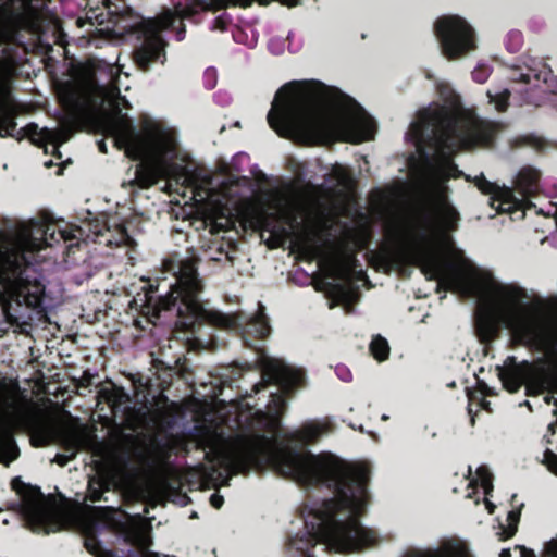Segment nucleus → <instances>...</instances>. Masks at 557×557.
<instances>
[{
  "instance_id": "1",
  "label": "nucleus",
  "mask_w": 557,
  "mask_h": 557,
  "mask_svg": "<svg viewBox=\"0 0 557 557\" xmlns=\"http://www.w3.org/2000/svg\"><path fill=\"white\" fill-rule=\"evenodd\" d=\"M262 381L253 385L259 394L267 387V410L249 408L237 414L235 428H202L198 445L212 463L210 480L230 485L232 475L247 474L272 466L282 476L304 488H325L331 497L304 509L305 532L289 537L288 549L304 557H315V548L339 554L357 553L372 547L377 535L366 528L360 518L369 504L370 470L362 463L348 462L334 454H312L297 448H283L278 436L282 414L287 409L286 396L305 382L302 369L283 359L261 355Z\"/></svg>"
},
{
  "instance_id": "2",
  "label": "nucleus",
  "mask_w": 557,
  "mask_h": 557,
  "mask_svg": "<svg viewBox=\"0 0 557 557\" xmlns=\"http://www.w3.org/2000/svg\"><path fill=\"white\" fill-rule=\"evenodd\" d=\"M412 258L428 280L437 281L445 289L486 302L491 315L480 314L474 324L475 335L482 344L492 343L502 326L509 332L512 343L542 356L541 364L518 361L509 356L502 366H497V375L506 391L518 392L523 381L528 382L529 394L547 387L557 389V315L530 305L523 287L498 282L490 272L479 270L462 256L453 262L431 252L418 251Z\"/></svg>"
},
{
  "instance_id": "3",
  "label": "nucleus",
  "mask_w": 557,
  "mask_h": 557,
  "mask_svg": "<svg viewBox=\"0 0 557 557\" xmlns=\"http://www.w3.org/2000/svg\"><path fill=\"white\" fill-rule=\"evenodd\" d=\"M109 81L97 85L98 94L113 108L117 116L108 124V129L119 149L138 161L127 172L122 187L149 188L161 178L172 180L191 189L197 201H209L215 195L212 173L196 164L182 153L177 131L168 123L145 117L136 126L121 115V103L131 107L121 95L122 70L116 64L108 65Z\"/></svg>"
},
{
  "instance_id": "4",
  "label": "nucleus",
  "mask_w": 557,
  "mask_h": 557,
  "mask_svg": "<svg viewBox=\"0 0 557 557\" xmlns=\"http://www.w3.org/2000/svg\"><path fill=\"white\" fill-rule=\"evenodd\" d=\"M497 132V124L483 120L463 108H424L411 122L406 138L419 156L416 165L418 180L435 215L446 231H455L460 214L450 201V178L465 176L453 161L461 149L491 147Z\"/></svg>"
},
{
  "instance_id": "5",
  "label": "nucleus",
  "mask_w": 557,
  "mask_h": 557,
  "mask_svg": "<svg viewBox=\"0 0 557 557\" xmlns=\"http://www.w3.org/2000/svg\"><path fill=\"white\" fill-rule=\"evenodd\" d=\"M281 137L305 145L343 136L358 144L373 139L376 122L350 96L319 81H292L275 94L267 115Z\"/></svg>"
},
{
  "instance_id": "6",
  "label": "nucleus",
  "mask_w": 557,
  "mask_h": 557,
  "mask_svg": "<svg viewBox=\"0 0 557 557\" xmlns=\"http://www.w3.org/2000/svg\"><path fill=\"white\" fill-rule=\"evenodd\" d=\"M91 239L106 246H121L128 239L126 227L102 213L87 210L81 224L58 230L37 221L21 223L11 234H0V307L11 324L18 323V309L42 305L45 286L26 275L35 253L60 240Z\"/></svg>"
},
{
  "instance_id": "7",
  "label": "nucleus",
  "mask_w": 557,
  "mask_h": 557,
  "mask_svg": "<svg viewBox=\"0 0 557 557\" xmlns=\"http://www.w3.org/2000/svg\"><path fill=\"white\" fill-rule=\"evenodd\" d=\"M193 259L194 257L183 258L180 253H174L163 260V273L171 274L174 278L165 295H157L159 285L144 282L140 292L129 301L134 325L145 330L146 325L156 324L162 310L175 309L178 323L185 329L193 327L199 320L210 319L221 327L240 333L250 347L253 346L249 341L250 336L260 339L268 337L271 326L265 307L261 304L255 314L210 313L205 308L200 297L202 283Z\"/></svg>"
},
{
  "instance_id": "8",
  "label": "nucleus",
  "mask_w": 557,
  "mask_h": 557,
  "mask_svg": "<svg viewBox=\"0 0 557 557\" xmlns=\"http://www.w3.org/2000/svg\"><path fill=\"white\" fill-rule=\"evenodd\" d=\"M48 0H0V136H14L16 129L12 109L5 107L11 97V79L15 66L12 46L7 42L9 33L30 28L45 17ZM91 12L103 8L114 25L131 17L134 0H86Z\"/></svg>"
},
{
  "instance_id": "9",
  "label": "nucleus",
  "mask_w": 557,
  "mask_h": 557,
  "mask_svg": "<svg viewBox=\"0 0 557 557\" xmlns=\"http://www.w3.org/2000/svg\"><path fill=\"white\" fill-rule=\"evenodd\" d=\"M253 2L260 5L278 2L289 8L301 4V0H190L185 5H176L173 12L168 10L157 18H140L134 24L123 25L122 29L137 33V44L133 50L134 62L140 71L151 72L166 62L168 44L162 38L161 30L175 28V24L178 23L177 37L182 40L185 33L182 20L191 17L200 11L216 12L230 7L248 8Z\"/></svg>"
},
{
  "instance_id": "10",
  "label": "nucleus",
  "mask_w": 557,
  "mask_h": 557,
  "mask_svg": "<svg viewBox=\"0 0 557 557\" xmlns=\"http://www.w3.org/2000/svg\"><path fill=\"white\" fill-rule=\"evenodd\" d=\"M540 172L531 166L522 168L516 177V189L500 188L496 184L487 181L483 174L474 177L476 187L486 195H490V205L498 212H508L515 214L521 212V218L524 211L533 206L530 197L539 191Z\"/></svg>"
},
{
  "instance_id": "11",
  "label": "nucleus",
  "mask_w": 557,
  "mask_h": 557,
  "mask_svg": "<svg viewBox=\"0 0 557 557\" xmlns=\"http://www.w3.org/2000/svg\"><path fill=\"white\" fill-rule=\"evenodd\" d=\"M433 34L442 55L449 61L466 59L478 49L475 28L460 15L438 16L433 23Z\"/></svg>"
},
{
  "instance_id": "12",
  "label": "nucleus",
  "mask_w": 557,
  "mask_h": 557,
  "mask_svg": "<svg viewBox=\"0 0 557 557\" xmlns=\"http://www.w3.org/2000/svg\"><path fill=\"white\" fill-rule=\"evenodd\" d=\"M20 511L27 528L35 532L49 534L61 530L62 521L57 517V509L38 487H28L22 496Z\"/></svg>"
},
{
  "instance_id": "13",
  "label": "nucleus",
  "mask_w": 557,
  "mask_h": 557,
  "mask_svg": "<svg viewBox=\"0 0 557 557\" xmlns=\"http://www.w3.org/2000/svg\"><path fill=\"white\" fill-rule=\"evenodd\" d=\"M522 385L525 386V395L527 396H537V395H541V394H544L545 392H547L548 394L544 397V403L546 405H550L552 403L555 405L556 408L553 410V414L556 417V421L548 425L547 432L544 436L546 443L548 445H553V443H554L553 437L557 435V431H556V428H557V399L553 396V394H557V389H555L553 387H547L540 393L529 394L528 393V382L523 381L521 383V386ZM542 462L547 467V469L552 473L557 475V446L554 448L549 447V446L546 447Z\"/></svg>"
},
{
  "instance_id": "14",
  "label": "nucleus",
  "mask_w": 557,
  "mask_h": 557,
  "mask_svg": "<svg viewBox=\"0 0 557 557\" xmlns=\"http://www.w3.org/2000/svg\"><path fill=\"white\" fill-rule=\"evenodd\" d=\"M331 429L332 422L329 419L310 420L305 422L299 429L289 432L285 437L289 443L308 446L326 436Z\"/></svg>"
},
{
  "instance_id": "15",
  "label": "nucleus",
  "mask_w": 557,
  "mask_h": 557,
  "mask_svg": "<svg viewBox=\"0 0 557 557\" xmlns=\"http://www.w3.org/2000/svg\"><path fill=\"white\" fill-rule=\"evenodd\" d=\"M25 132H26V135L35 144H38L39 141L50 144L52 146L53 153H57L58 158H61L59 147L62 144L66 143L73 134L72 126H67L62 129H49V128H39V126L35 123L28 124L25 127Z\"/></svg>"
},
{
  "instance_id": "16",
  "label": "nucleus",
  "mask_w": 557,
  "mask_h": 557,
  "mask_svg": "<svg viewBox=\"0 0 557 557\" xmlns=\"http://www.w3.org/2000/svg\"><path fill=\"white\" fill-rule=\"evenodd\" d=\"M405 557H471V553L465 542L450 539L436 548L408 550Z\"/></svg>"
},
{
  "instance_id": "17",
  "label": "nucleus",
  "mask_w": 557,
  "mask_h": 557,
  "mask_svg": "<svg viewBox=\"0 0 557 557\" xmlns=\"http://www.w3.org/2000/svg\"><path fill=\"white\" fill-rule=\"evenodd\" d=\"M14 425L8 419H0V463L9 466L20 456V449L14 438Z\"/></svg>"
},
{
  "instance_id": "18",
  "label": "nucleus",
  "mask_w": 557,
  "mask_h": 557,
  "mask_svg": "<svg viewBox=\"0 0 557 557\" xmlns=\"http://www.w3.org/2000/svg\"><path fill=\"white\" fill-rule=\"evenodd\" d=\"M532 77L536 81H543L546 84H548L550 79L552 84L549 85V90L552 94L557 95V81H555L550 69L547 67L546 64H541V69H537L535 65H529L527 73L518 72V70L515 69L511 75L512 81L523 84L531 83Z\"/></svg>"
},
{
  "instance_id": "19",
  "label": "nucleus",
  "mask_w": 557,
  "mask_h": 557,
  "mask_svg": "<svg viewBox=\"0 0 557 557\" xmlns=\"http://www.w3.org/2000/svg\"><path fill=\"white\" fill-rule=\"evenodd\" d=\"M329 297L332 300L330 305L333 308L336 305H342L346 310H351L352 304L356 301L357 295L349 281L346 283H330L329 284Z\"/></svg>"
},
{
  "instance_id": "20",
  "label": "nucleus",
  "mask_w": 557,
  "mask_h": 557,
  "mask_svg": "<svg viewBox=\"0 0 557 557\" xmlns=\"http://www.w3.org/2000/svg\"><path fill=\"white\" fill-rule=\"evenodd\" d=\"M101 397L108 403L113 411L126 412L129 409L131 396L122 387L114 386L112 389H103Z\"/></svg>"
},
{
  "instance_id": "21",
  "label": "nucleus",
  "mask_w": 557,
  "mask_h": 557,
  "mask_svg": "<svg viewBox=\"0 0 557 557\" xmlns=\"http://www.w3.org/2000/svg\"><path fill=\"white\" fill-rule=\"evenodd\" d=\"M430 226V221L424 218L420 221L408 222L405 232L407 240L412 248H418L426 239Z\"/></svg>"
},
{
  "instance_id": "22",
  "label": "nucleus",
  "mask_w": 557,
  "mask_h": 557,
  "mask_svg": "<svg viewBox=\"0 0 557 557\" xmlns=\"http://www.w3.org/2000/svg\"><path fill=\"white\" fill-rule=\"evenodd\" d=\"M475 479L471 480L470 481V485H476V484H480L482 486V488L484 490V494H485V506H486V509L488 510V513H493L496 506L488 500V496L492 495V492H493V475L492 473L490 472L488 468H486L485 466H481L476 469V472H475Z\"/></svg>"
},
{
  "instance_id": "23",
  "label": "nucleus",
  "mask_w": 557,
  "mask_h": 557,
  "mask_svg": "<svg viewBox=\"0 0 557 557\" xmlns=\"http://www.w3.org/2000/svg\"><path fill=\"white\" fill-rule=\"evenodd\" d=\"M326 176L329 177L327 180L334 181L333 188H342L348 191L354 187L351 174L343 164H333Z\"/></svg>"
},
{
  "instance_id": "24",
  "label": "nucleus",
  "mask_w": 557,
  "mask_h": 557,
  "mask_svg": "<svg viewBox=\"0 0 557 557\" xmlns=\"http://www.w3.org/2000/svg\"><path fill=\"white\" fill-rule=\"evenodd\" d=\"M370 351L377 361H384L388 358L391 348L383 336L376 335L370 343Z\"/></svg>"
},
{
  "instance_id": "25",
  "label": "nucleus",
  "mask_w": 557,
  "mask_h": 557,
  "mask_svg": "<svg viewBox=\"0 0 557 557\" xmlns=\"http://www.w3.org/2000/svg\"><path fill=\"white\" fill-rule=\"evenodd\" d=\"M521 507H523V504L520 505L518 509H512L507 515V527H502V540L509 539L515 535V533L518 530V523L520 521L521 516Z\"/></svg>"
},
{
  "instance_id": "26",
  "label": "nucleus",
  "mask_w": 557,
  "mask_h": 557,
  "mask_svg": "<svg viewBox=\"0 0 557 557\" xmlns=\"http://www.w3.org/2000/svg\"><path fill=\"white\" fill-rule=\"evenodd\" d=\"M66 451L67 454H57L53 461L57 462L59 466L64 467L67 465V462L76 456V453L81 446V440L77 437H71L66 440Z\"/></svg>"
},
{
  "instance_id": "27",
  "label": "nucleus",
  "mask_w": 557,
  "mask_h": 557,
  "mask_svg": "<svg viewBox=\"0 0 557 557\" xmlns=\"http://www.w3.org/2000/svg\"><path fill=\"white\" fill-rule=\"evenodd\" d=\"M153 455H154L153 447L146 443L137 445L133 449V456L139 466L149 465L153 459Z\"/></svg>"
},
{
  "instance_id": "28",
  "label": "nucleus",
  "mask_w": 557,
  "mask_h": 557,
  "mask_svg": "<svg viewBox=\"0 0 557 557\" xmlns=\"http://www.w3.org/2000/svg\"><path fill=\"white\" fill-rule=\"evenodd\" d=\"M486 95L490 103H492L498 112H505L508 109L509 98L511 95L509 89H504L495 94L488 90Z\"/></svg>"
},
{
  "instance_id": "29",
  "label": "nucleus",
  "mask_w": 557,
  "mask_h": 557,
  "mask_svg": "<svg viewBox=\"0 0 557 557\" xmlns=\"http://www.w3.org/2000/svg\"><path fill=\"white\" fill-rule=\"evenodd\" d=\"M355 261V258L349 256L337 270L333 269V272L337 273L338 278L349 281V271Z\"/></svg>"
},
{
  "instance_id": "30",
  "label": "nucleus",
  "mask_w": 557,
  "mask_h": 557,
  "mask_svg": "<svg viewBox=\"0 0 557 557\" xmlns=\"http://www.w3.org/2000/svg\"><path fill=\"white\" fill-rule=\"evenodd\" d=\"M211 250H213V247H209L208 250H205V256L208 257L210 260L220 261L222 255H225L226 259L230 262H233V256H231L228 252H225L222 244H219V246L215 248L214 252H211Z\"/></svg>"
},
{
  "instance_id": "31",
  "label": "nucleus",
  "mask_w": 557,
  "mask_h": 557,
  "mask_svg": "<svg viewBox=\"0 0 557 557\" xmlns=\"http://www.w3.org/2000/svg\"><path fill=\"white\" fill-rule=\"evenodd\" d=\"M543 557H557V534L545 543Z\"/></svg>"
},
{
  "instance_id": "32",
  "label": "nucleus",
  "mask_w": 557,
  "mask_h": 557,
  "mask_svg": "<svg viewBox=\"0 0 557 557\" xmlns=\"http://www.w3.org/2000/svg\"><path fill=\"white\" fill-rule=\"evenodd\" d=\"M307 187L310 190V193L313 194L317 197H320V196H322L325 193V186L324 185H313V184L309 183L307 185Z\"/></svg>"
},
{
  "instance_id": "33",
  "label": "nucleus",
  "mask_w": 557,
  "mask_h": 557,
  "mask_svg": "<svg viewBox=\"0 0 557 557\" xmlns=\"http://www.w3.org/2000/svg\"><path fill=\"white\" fill-rule=\"evenodd\" d=\"M223 503H224L223 496H221L216 493H214L210 496V504L215 509H220L222 507Z\"/></svg>"
},
{
  "instance_id": "34",
  "label": "nucleus",
  "mask_w": 557,
  "mask_h": 557,
  "mask_svg": "<svg viewBox=\"0 0 557 557\" xmlns=\"http://www.w3.org/2000/svg\"><path fill=\"white\" fill-rule=\"evenodd\" d=\"M312 250H313V253L315 257L322 258L323 260H325L327 258L325 251L323 250V248L320 245L315 244L312 247Z\"/></svg>"
},
{
  "instance_id": "35",
  "label": "nucleus",
  "mask_w": 557,
  "mask_h": 557,
  "mask_svg": "<svg viewBox=\"0 0 557 557\" xmlns=\"http://www.w3.org/2000/svg\"><path fill=\"white\" fill-rule=\"evenodd\" d=\"M520 550L521 557H536L532 549H528L524 546H516Z\"/></svg>"
},
{
  "instance_id": "36",
  "label": "nucleus",
  "mask_w": 557,
  "mask_h": 557,
  "mask_svg": "<svg viewBox=\"0 0 557 557\" xmlns=\"http://www.w3.org/2000/svg\"><path fill=\"white\" fill-rule=\"evenodd\" d=\"M214 27L224 30L225 29V22L221 17H216L214 22Z\"/></svg>"
},
{
  "instance_id": "37",
  "label": "nucleus",
  "mask_w": 557,
  "mask_h": 557,
  "mask_svg": "<svg viewBox=\"0 0 557 557\" xmlns=\"http://www.w3.org/2000/svg\"><path fill=\"white\" fill-rule=\"evenodd\" d=\"M472 75L478 83H483L485 81V75L479 71L473 72Z\"/></svg>"
},
{
  "instance_id": "38",
  "label": "nucleus",
  "mask_w": 557,
  "mask_h": 557,
  "mask_svg": "<svg viewBox=\"0 0 557 557\" xmlns=\"http://www.w3.org/2000/svg\"><path fill=\"white\" fill-rule=\"evenodd\" d=\"M91 500L92 502H100L102 500V495H101V492L100 491H95L91 495ZM103 500H107V498H103Z\"/></svg>"
},
{
  "instance_id": "39",
  "label": "nucleus",
  "mask_w": 557,
  "mask_h": 557,
  "mask_svg": "<svg viewBox=\"0 0 557 557\" xmlns=\"http://www.w3.org/2000/svg\"><path fill=\"white\" fill-rule=\"evenodd\" d=\"M499 557H511V549L510 548H503L499 553Z\"/></svg>"
},
{
  "instance_id": "40",
  "label": "nucleus",
  "mask_w": 557,
  "mask_h": 557,
  "mask_svg": "<svg viewBox=\"0 0 557 557\" xmlns=\"http://www.w3.org/2000/svg\"><path fill=\"white\" fill-rule=\"evenodd\" d=\"M98 148L102 153H107V145L103 140L98 141Z\"/></svg>"
},
{
  "instance_id": "41",
  "label": "nucleus",
  "mask_w": 557,
  "mask_h": 557,
  "mask_svg": "<svg viewBox=\"0 0 557 557\" xmlns=\"http://www.w3.org/2000/svg\"><path fill=\"white\" fill-rule=\"evenodd\" d=\"M519 406H525L529 408L530 411H533V407H532V404L529 401V400H524L523 403H521Z\"/></svg>"
},
{
  "instance_id": "42",
  "label": "nucleus",
  "mask_w": 557,
  "mask_h": 557,
  "mask_svg": "<svg viewBox=\"0 0 557 557\" xmlns=\"http://www.w3.org/2000/svg\"><path fill=\"white\" fill-rule=\"evenodd\" d=\"M99 17H103V12L95 15V18L98 20ZM102 23H103V18L100 20L99 24H102Z\"/></svg>"
},
{
  "instance_id": "43",
  "label": "nucleus",
  "mask_w": 557,
  "mask_h": 557,
  "mask_svg": "<svg viewBox=\"0 0 557 557\" xmlns=\"http://www.w3.org/2000/svg\"><path fill=\"white\" fill-rule=\"evenodd\" d=\"M17 483H21L18 479L13 480V482H12L13 488H16Z\"/></svg>"
},
{
  "instance_id": "44",
  "label": "nucleus",
  "mask_w": 557,
  "mask_h": 557,
  "mask_svg": "<svg viewBox=\"0 0 557 557\" xmlns=\"http://www.w3.org/2000/svg\"><path fill=\"white\" fill-rule=\"evenodd\" d=\"M521 141H523V144H529L530 143V138L529 137H523V138H521Z\"/></svg>"
},
{
  "instance_id": "45",
  "label": "nucleus",
  "mask_w": 557,
  "mask_h": 557,
  "mask_svg": "<svg viewBox=\"0 0 557 557\" xmlns=\"http://www.w3.org/2000/svg\"><path fill=\"white\" fill-rule=\"evenodd\" d=\"M381 419H382L383 421H387V420L389 419V417H388L387 414H382Z\"/></svg>"
},
{
  "instance_id": "46",
  "label": "nucleus",
  "mask_w": 557,
  "mask_h": 557,
  "mask_svg": "<svg viewBox=\"0 0 557 557\" xmlns=\"http://www.w3.org/2000/svg\"><path fill=\"white\" fill-rule=\"evenodd\" d=\"M357 430H358L359 432H361V433H364V432H366L362 425H359V426L357 428Z\"/></svg>"
},
{
  "instance_id": "47",
  "label": "nucleus",
  "mask_w": 557,
  "mask_h": 557,
  "mask_svg": "<svg viewBox=\"0 0 557 557\" xmlns=\"http://www.w3.org/2000/svg\"><path fill=\"white\" fill-rule=\"evenodd\" d=\"M358 274H359V275H358V277H359V278H360L361 276H363V275H364V273L362 272V270H360V271L358 272Z\"/></svg>"
},
{
  "instance_id": "48",
  "label": "nucleus",
  "mask_w": 557,
  "mask_h": 557,
  "mask_svg": "<svg viewBox=\"0 0 557 557\" xmlns=\"http://www.w3.org/2000/svg\"><path fill=\"white\" fill-rule=\"evenodd\" d=\"M45 165H46L47 168H49V166H51V165H52V162H51V161L46 162V163H45Z\"/></svg>"
},
{
  "instance_id": "49",
  "label": "nucleus",
  "mask_w": 557,
  "mask_h": 557,
  "mask_svg": "<svg viewBox=\"0 0 557 557\" xmlns=\"http://www.w3.org/2000/svg\"><path fill=\"white\" fill-rule=\"evenodd\" d=\"M349 426H350L351 429H354V430H357L356 424L349 423Z\"/></svg>"
},
{
  "instance_id": "50",
  "label": "nucleus",
  "mask_w": 557,
  "mask_h": 557,
  "mask_svg": "<svg viewBox=\"0 0 557 557\" xmlns=\"http://www.w3.org/2000/svg\"><path fill=\"white\" fill-rule=\"evenodd\" d=\"M411 161H412L413 163H417V160H416V157H414V156H411Z\"/></svg>"
},
{
  "instance_id": "51",
  "label": "nucleus",
  "mask_w": 557,
  "mask_h": 557,
  "mask_svg": "<svg viewBox=\"0 0 557 557\" xmlns=\"http://www.w3.org/2000/svg\"><path fill=\"white\" fill-rule=\"evenodd\" d=\"M518 141H519V139L515 140V146H519L520 145Z\"/></svg>"
},
{
  "instance_id": "52",
  "label": "nucleus",
  "mask_w": 557,
  "mask_h": 557,
  "mask_svg": "<svg viewBox=\"0 0 557 557\" xmlns=\"http://www.w3.org/2000/svg\"><path fill=\"white\" fill-rule=\"evenodd\" d=\"M468 473L471 474L472 473V469L471 467L468 468Z\"/></svg>"
},
{
  "instance_id": "53",
  "label": "nucleus",
  "mask_w": 557,
  "mask_h": 557,
  "mask_svg": "<svg viewBox=\"0 0 557 557\" xmlns=\"http://www.w3.org/2000/svg\"><path fill=\"white\" fill-rule=\"evenodd\" d=\"M196 517H197V513L193 512L191 518H196Z\"/></svg>"
}]
</instances>
